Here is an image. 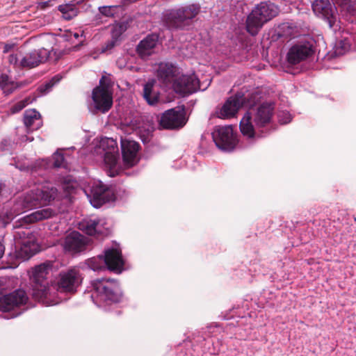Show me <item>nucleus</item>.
<instances>
[{
	"mask_svg": "<svg viewBox=\"0 0 356 356\" xmlns=\"http://www.w3.org/2000/svg\"><path fill=\"white\" fill-rule=\"evenodd\" d=\"M99 224V220L98 219L83 220L79 223V229L88 235L94 236L98 232Z\"/></svg>",
	"mask_w": 356,
	"mask_h": 356,
	"instance_id": "29",
	"label": "nucleus"
},
{
	"mask_svg": "<svg viewBox=\"0 0 356 356\" xmlns=\"http://www.w3.org/2000/svg\"><path fill=\"white\" fill-rule=\"evenodd\" d=\"M92 99L95 108L100 112H108L113 106V93L111 90H106L101 87H95L92 92Z\"/></svg>",
	"mask_w": 356,
	"mask_h": 356,
	"instance_id": "13",
	"label": "nucleus"
},
{
	"mask_svg": "<svg viewBox=\"0 0 356 356\" xmlns=\"http://www.w3.org/2000/svg\"><path fill=\"white\" fill-rule=\"evenodd\" d=\"M1 191H2V186H1V184H0V194L1 193Z\"/></svg>",
	"mask_w": 356,
	"mask_h": 356,
	"instance_id": "50",
	"label": "nucleus"
},
{
	"mask_svg": "<svg viewBox=\"0 0 356 356\" xmlns=\"http://www.w3.org/2000/svg\"><path fill=\"white\" fill-rule=\"evenodd\" d=\"M58 10L62 13L63 17L66 20H71L77 16L79 12L76 4L72 2L58 6Z\"/></svg>",
	"mask_w": 356,
	"mask_h": 356,
	"instance_id": "31",
	"label": "nucleus"
},
{
	"mask_svg": "<svg viewBox=\"0 0 356 356\" xmlns=\"http://www.w3.org/2000/svg\"><path fill=\"white\" fill-rule=\"evenodd\" d=\"M103 257H92L87 260V265L93 270H99L102 268Z\"/></svg>",
	"mask_w": 356,
	"mask_h": 356,
	"instance_id": "34",
	"label": "nucleus"
},
{
	"mask_svg": "<svg viewBox=\"0 0 356 356\" xmlns=\"http://www.w3.org/2000/svg\"><path fill=\"white\" fill-rule=\"evenodd\" d=\"M53 163L52 166L54 168H60L63 165L64 156L61 153H55L52 156Z\"/></svg>",
	"mask_w": 356,
	"mask_h": 356,
	"instance_id": "38",
	"label": "nucleus"
},
{
	"mask_svg": "<svg viewBox=\"0 0 356 356\" xmlns=\"http://www.w3.org/2000/svg\"><path fill=\"white\" fill-rule=\"evenodd\" d=\"M18 87L19 85L11 81L8 75L3 74L0 76V88L6 95L11 94Z\"/></svg>",
	"mask_w": 356,
	"mask_h": 356,
	"instance_id": "32",
	"label": "nucleus"
},
{
	"mask_svg": "<svg viewBox=\"0 0 356 356\" xmlns=\"http://www.w3.org/2000/svg\"><path fill=\"white\" fill-rule=\"evenodd\" d=\"M274 113L275 105L270 102L259 105L254 110L253 114L245 113L239 124L241 134L248 138H254L256 135L255 129H263L270 124Z\"/></svg>",
	"mask_w": 356,
	"mask_h": 356,
	"instance_id": "2",
	"label": "nucleus"
},
{
	"mask_svg": "<svg viewBox=\"0 0 356 356\" xmlns=\"http://www.w3.org/2000/svg\"><path fill=\"white\" fill-rule=\"evenodd\" d=\"M245 97L244 95L238 92L226 100L219 112L217 113V116L222 119L232 118L245 105Z\"/></svg>",
	"mask_w": 356,
	"mask_h": 356,
	"instance_id": "11",
	"label": "nucleus"
},
{
	"mask_svg": "<svg viewBox=\"0 0 356 356\" xmlns=\"http://www.w3.org/2000/svg\"><path fill=\"white\" fill-rule=\"evenodd\" d=\"M58 196V190L50 184H40L27 192L25 195L17 200L12 208L6 211V222L8 223L26 210L37 206L47 205Z\"/></svg>",
	"mask_w": 356,
	"mask_h": 356,
	"instance_id": "1",
	"label": "nucleus"
},
{
	"mask_svg": "<svg viewBox=\"0 0 356 356\" xmlns=\"http://www.w3.org/2000/svg\"><path fill=\"white\" fill-rule=\"evenodd\" d=\"M159 40L158 35L150 34L139 42L136 47V53L142 59H147L154 53Z\"/></svg>",
	"mask_w": 356,
	"mask_h": 356,
	"instance_id": "23",
	"label": "nucleus"
},
{
	"mask_svg": "<svg viewBox=\"0 0 356 356\" xmlns=\"http://www.w3.org/2000/svg\"><path fill=\"white\" fill-rule=\"evenodd\" d=\"M314 51L309 43L296 44L291 47L287 54V60L290 64L296 65L312 56Z\"/></svg>",
	"mask_w": 356,
	"mask_h": 356,
	"instance_id": "18",
	"label": "nucleus"
},
{
	"mask_svg": "<svg viewBox=\"0 0 356 356\" xmlns=\"http://www.w3.org/2000/svg\"><path fill=\"white\" fill-rule=\"evenodd\" d=\"M28 302L29 298L26 291H13L6 295H2V293H0V312L8 314L4 318L17 317L22 312H17L16 309L27 304Z\"/></svg>",
	"mask_w": 356,
	"mask_h": 356,
	"instance_id": "5",
	"label": "nucleus"
},
{
	"mask_svg": "<svg viewBox=\"0 0 356 356\" xmlns=\"http://www.w3.org/2000/svg\"><path fill=\"white\" fill-rule=\"evenodd\" d=\"M88 243V238L74 231L65 237L64 249L71 254H76L85 251Z\"/></svg>",
	"mask_w": 356,
	"mask_h": 356,
	"instance_id": "14",
	"label": "nucleus"
},
{
	"mask_svg": "<svg viewBox=\"0 0 356 356\" xmlns=\"http://www.w3.org/2000/svg\"><path fill=\"white\" fill-rule=\"evenodd\" d=\"M154 131V126L152 120H147L138 127V134L143 143H147L151 140Z\"/></svg>",
	"mask_w": 356,
	"mask_h": 356,
	"instance_id": "28",
	"label": "nucleus"
},
{
	"mask_svg": "<svg viewBox=\"0 0 356 356\" xmlns=\"http://www.w3.org/2000/svg\"><path fill=\"white\" fill-rule=\"evenodd\" d=\"M197 4H191L170 10L164 15L163 21L169 29H182L185 22L193 19L200 13Z\"/></svg>",
	"mask_w": 356,
	"mask_h": 356,
	"instance_id": "4",
	"label": "nucleus"
},
{
	"mask_svg": "<svg viewBox=\"0 0 356 356\" xmlns=\"http://www.w3.org/2000/svg\"><path fill=\"white\" fill-rule=\"evenodd\" d=\"M51 265L43 263L35 267L32 277L31 283L33 284V289H49V282L47 276L49 274Z\"/></svg>",
	"mask_w": 356,
	"mask_h": 356,
	"instance_id": "17",
	"label": "nucleus"
},
{
	"mask_svg": "<svg viewBox=\"0 0 356 356\" xmlns=\"http://www.w3.org/2000/svg\"><path fill=\"white\" fill-rule=\"evenodd\" d=\"M31 102L30 98H25L10 107V113L15 114L21 111L24 108H25L29 103Z\"/></svg>",
	"mask_w": 356,
	"mask_h": 356,
	"instance_id": "35",
	"label": "nucleus"
},
{
	"mask_svg": "<svg viewBox=\"0 0 356 356\" xmlns=\"http://www.w3.org/2000/svg\"><path fill=\"white\" fill-rule=\"evenodd\" d=\"M101 146L106 151L104 154V163L107 175L114 177L119 174L118 167V148L115 140L107 138L102 141Z\"/></svg>",
	"mask_w": 356,
	"mask_h": 356,
	"instance_id": "7",
	"label": "nucleus"
},
{
	"mask_svg": "<svg viewBox=\"0 0 356 356\" xmlns=\"http://www.w3.org/2000/svg\"><path fill=\"white\" fill-rule=\"evenodd\" d=\"M37 252V244L31 238L22 241L21 247L17 251V257L29 259Z\"/></svg>",
	"mask_w": 356,
	"mask_h": 356,
	"instance_id": "26",
	"label": "nucleus"
},
{
	"mask_svg": "<svg viewBox=\"0 0 356 356\" xmlns=\"http://www.w3.org/2000/svg\"><path fill=\"white\" fill-rule=\"evenodd\" d=\"M5 248L3 244L0 242V258L3 255Z\"/></svg>",
	"mask_w": 356,
	"mask_h": 356,
	"instance_id": "46",
	"label": "nucleus"
},
{
	"mask_svg": "<svg viewBox=\"0 0 356 356\" xmlns=\"http://www.w3.org/2000/svg\"><path fill=\"white\" fill-rule=\"evenodd\" d=\"M40 7L41 9H46L47 8H49L52 6V1H46L40 3Z\"/></svg>",
	"mask_w": 356,
	"mask_h": 356,
	"instance_id": "44",
	"label": "nucleus"
},
{
	"mask_svg": "<svg viewBox=\"0 0 356 356\" xmlns=\"http://www.w3.org/2000/svg\"><path fill=\"white\" fill-rule=\"evenodd\" d=\"M139 147V144L135 141L124 140L122 142V159L127 166L132 167L137 163L138 161L137 154Z\"/></svg>",
	"mask_w": 356,
	"mask_h": 356,
	"instance_id": "22",
	"label": "nucleus"
},
{
	"mask_svg": "<svg viewBox=\"0 0 356 356\" xmlns=\"http://www.w3.org/2000/svg\"><path fill=\"white\" fill-rule=\"evenodd\" d=\"M173 90L183 96L191 95L200 88V81L194 74L177 76L172 83Z\"/></svg>",
	"mask_w": 356,
	"mask_h": 356,
	"instance_id": "9",
	"label": "nucleus"
},
{
	"mask_svg": "<svg viewBox=\"0 0 356 356\" xmlns=\"http://www.w3.org/2000/svg\"><path fill=\"white\" fill-rule=\"evenodd\" d=\"M211 134L216 145L222 151L231 152L238 143L237 134L232 126H216Z\"/></svg>",
	"mask_w": 356,
	"mask_h": 356,
	"instance_id": "6",
	"label": "nucleus"
},
{
	"mask_svg": "<svg viewBox=\"0 0 356 356\" xmlns=\"http://www.w3.org/2000/svg\"><path fill=\"white\" fill-rule=\"evenodd\" d=\"M115 194L113 189L99 181L95 184L91 188L90 202L93 207L98 208L106 202L113 200Z\"/></svg>",
	"mask_w": 356,
	"mask_h": 356,
	"instance_id": "10",
	"label": "nucleus"
},
{
	"mask_svg": "<svg viewBox=\"0 0 356 356\" xmlns=\"http://www.w3.org/2000/svg\"><path fill=\"white\" fill-rule=\"evenodd\" d=\"M8 62L10 64L19 67V62L17 54H10L8 57Z\"/></svg>",
	"mask_w": 356,
	"mask_h": 356,
	"instance_id": "43",
	"label": "nucleus"
},
{
	"mask_svg": "<svg viewBox=\"0 0 356 356\" xmlns=\"http://www.w3.org/2000/svg\"><path fill=\"white\" fill-rule=\"evenodd\" d=\"M11 47V45L6 44L4 47L3 52H8Z\"/></svg>",
	"mask_w": 356,
	"mask_h": 356,
	"instance_id": "47",
	"label": "nucleus"
},
{
	"mask_svg": "<svg viewBox=\"0 0 356 356\" xmlns=\"http://www.w3.org/2000/svg\"><path fill=\"white\" fill-rule=\"evenodd\" d=\"M291 34V29L286 24H282V26H279L277 31V38H284V40L289 39Z\"/></svg>",
	"mask_w": 356,
	"mask_h": 356,
	"instance_id": "36",
	"label": "nucleus"
},
{
	"mask_svg": "<svg viewBox=\"0 0 356 356\" xmlns=\"http://www.w3.org/2000/svg\"><path fill=\"white\" fill-rule=\"evenodd\" d=\"M56 214V211L51 208L38 210L18 219L15 222L13 227L14 228L26 227L31 223L52 218Z\"/></svg>",
	"mask_w": 356,
	"mask_h": 356,
	"instance_id": "16",
	"label": "nucleus"
},
{
	"mask_svg": "<svg viewBox=\"0 0 356 356\" xmlns=\"http://www.w3.org/2000/svg\"><path fill=\"white\" fill-rule=\"evenodd\" d=\"M109 282L110 281L106 279L96 280L94 282L93 289H110L109 286L108 285Z\"/></svg>",
	"mask_w": 356,
	"mask_h": 356,
	"instance_id": "39",
	"label": "nucleus"
},
{
	"mask_svg": "<svg viewBox=\"0 0 356 356\" xmlns=\"http://www.w3.org/2000/svg\"><path fill=\"white\" fill-rule=\"evenodd\" d=\"M314 13L328 22L332 28L337 21V8L329 0H316L312 3Z\"/></svg>",
	"mask_w": 356,
	"mask_h": 356,
	"instance_id": "12",
	"label": "nucleus"
},
{
	"mask_svg": "<svg viewBox=\"0 0 356 356\" xmlns=\"http://www.w3.org/2000/svg\"><path fill=\"white\" fill-rule=\"evenodd\" d=\"M74 38H77L79 37V34L78 33H74Z\"/></svg>",
	"mask_w": 356,
	"mask_h": 356,
	"instance_id": "49",
	"label": "nucleus"
},
{
	"mask_svg": "<svg viewBox=\"0 0 356 356\" xmlns=\"http://www.w3.org/2000/svg\"><path fill=\"white\" fill-rule=\"evenodd\" d=\"M81 282L79 269L73 267L60 273L58 285L62 289H73L79 287Z\"/></svg>",
	"mask_w": 356,
	"mask_h": 356,
	"instance_id": "15",
	"label": "nucleus"
},
{
	"mask_svg": "<svg viewBox=\"0 0 356 356\" xmlns=\"http://www.w3.org/2000/svg\"><path fill=\"white\" fill-rule=\"evenodd\" d=\"M154 81L146 83L143 86V97L151 106L156 105L159 101V94L154 91Z\"/></svg>",
	"mask_w": 356,
	"mask_h": 356,
	"instance_id": "27",
	"label": "nucleus"
},
{
	"mask_svg": "<svg viewBox=\"0 0 356 356\" xmlns=\"http://www.w3.org/2000/svg\"><path fill=\"white\" fill-rule=\"evenodd\" d=\"M114 46V42H111L110 44L108 45V48H112Z\"/></svg>",
	"mask_w": 356,
	"mask_h": 356,
	"instance_id": "48",
	"label": "nucleus"
},
{
	"mask_svg": "<svg viewBox=\"0 0 356 356\" xmlns=\"http://www.w3.org/2000/svg\"><path fill=\"white\" fill-rule=\"evenodd\" d=\"M8 281V279L6 277H0V289H7V288L3 286L6 284Z\"/></svg>",
	"mask_w": 356,
	"mask_h": 356,
	"instance_id": "45",
	"label": "nucleus"
},
{
	"mask_svg": "<svg viewBox=\"0 0 356 356\" xmlns=\"http://www.w3.org/2000/svg\"><path fill=\"white\" fill-rule=\"evenodd\" d=\"M277 14L278 8L273 3L261 2L248 15L245 22L246 31L252 36L257 35L264 24Z\"/></svg>",
	"mask_w": 356,
	"mask_h": 356,
	"instance_id": "3",
	"label": "nucleus"
},
{
	"mask_svg": "<svg viewBox=\"0 0 356 356\" xmlns=\"http://www.w3.org/2000/svg\"><path fill=\"white\" fill-rule=\"evenodd\" d=\"M113 85V82L112 81L110 76L104 75L99 80V85L97 87H101L102 88L111 90Z\"/></svg>",
	"mask_w": 356,
	"mask_h": 356,
	"instance_id": "37",
	"label": "nucleus"
},
{
	"mask_svg": "<svg viewBox=\"0 0 356 356\" xmlns=\"http://www.w3.org/2000/svg\"><path fill=\"white\" fill-rule=\"evenodd\" d=\"M113 291H95L90 297L93 302L97 305L102 302L108 303L109 301L115 302L117 300L113 297Z\"/></svg>",
	"mask_w": 356,
	"mask_h": 356,
	"instance_id": "30",
	"label": "nucleus"
},
{
	"mask_svg": "<svg viewBox=\"0 0 356 356\" xmlns=\"http://www.w3.org/2000/svg\"><path fill=\"white\" fill-rule=\"evenodd\" d=\"M24 124L30 131L38 129L42 125L40 113L35 109L26 110L24 113Z\"/></svg>",
	"mask_w": 356,
	"mask_h": 356,
	"instance_id": "25",
	"label": "nucleus"
},
{
	"mask_svg": "<svg viewBox=\"0 0 356 356\" xmlns=\"http://www.w3.org/2000/svg\"><path fill=\"white\" fill-rule=\"evenodd\" d=\"M99 12L104 16L111 17L113 15L112 6H102L99 8Z\"/></svg>",
	"mask_w": 356,
	"mask_h": 356,
	"instance_id": "41",
	"label": "nucleus"
},
{
	"mask_svg": "<svg viewBox=\"0 0 356 356\" xmlns=\"http://www.w3.org/2000/svg\"><path fill=\"white\" fill-rule=\"evenodd\" d=\"M58 291H33L32 298L46 306L58 304L61 298L57 296ZM60 293L70 292L74 294L76 291H59Z\"/></svg>",
	"mask_w": 356,
	"mask_h": 356,
	"instance_id": "24",
	"label": "nucleus"
},
{
	"mask_svg": "<svg viewBox=\"0 0 356 356\" xmlns=\"http://www.w3.org/2000/svg\"><path fill=\"white\" fill-rule=\"evenodd\" d=\"M186 123L185 113L179 108L165 111L159 120V125L164 129H178Z\"/></svg>",
	"mask_w": 356,
	"mask_h": 356,
	"instance_id": "8",
	"label": "nucleus"
},
{
	"mask_svg": "<svg viewBox=\"0 0 356 356\" xmlns=\"http://www.w3.org/2000/svg\"><path fill=\"white\" fill-rule=\"evenodd\" d=\"M104 261L109 270L118 273L122 272L124 262L120 250L111 248L105 250Z\"/></svg>",
	"mask_w": 356,
	"mask_h": 356,
	"instance_id": "19",
	"label": "nucleus"
},
{
	"mask_svg": "<svg viewBox=\"0 0 356 356\" xmlns=\"http://www.w3.org/2000/svg\"><path fill=\"white\" fill-rule=\"evenodd\" d=\"M48 57V52L44 49L33 50L26 54L19 61L22 68H33L44 62Z\"/></svg>",
	"mask_w": 356,
	"mask_h": 356,
	"instance_id": "21",
	"label": "nucleus"
},
{
	"mask_svg": "<svg viewBox=\"0 0 356 356\" xmlns=\"http://www.w3.org/2000/svg\"><path fill=\"white\" fill-rule=\"evenodd\" d=\"M339 47H337L336 53L338 54H342L343 52L349 48V44L345 40L340 41Z\"/></svg>",
	"mask_w": 356,
	"mask_h": 356,
	"instance_id": "42",
	"label": "nucleus"
},
{
	"mask_svg": "<svg viewBox=\"0 0 356 356\" xmlns=\"http://www.w3.org/2000/svg\"><path fill=\"white\" fill-rule=\"evenodd\" d=\"M179 74L178 67L171 63H161L156 70L158 79L165 85L173 83Z\"/></svg>",
	"mask_w": 356,
	"mask_h": 356,
	"instance_id": "20",
	"label": "nucleus"
},
{
	"mask_svg": "<svg viewBox=\"0 0 356 356\" xmlns=\"http://www.w3.org/2000/svg\"><path fill=\"white\" fill-rule=\"evenodd\" d=\"M343 6H346L347 10L353 15L356 13V0H346Z\"/></svg>",
	"mask_w": 356,
	"mask_h": 356,
	"instance_id": "40",
	"label": "nucleus"
},
{
	"mask_svg": "<svg viewBox=\"0 0 356 356\" xmlns=\"http://www.w3.org/2000/svg\"><path fill=\"white\" fill-rule=\"evenodd\" d=\"M61 79L62 77L58 74L54 76L49 81H47L38 88L39 92L42 95L48 93L51 90L52 88L61 80Z\"/></svg>",
	"mask_w": 356,
	"mask_h": 356,
	"instance_id": "33",
	"label": "nucleus"
}]
</instances>
